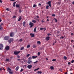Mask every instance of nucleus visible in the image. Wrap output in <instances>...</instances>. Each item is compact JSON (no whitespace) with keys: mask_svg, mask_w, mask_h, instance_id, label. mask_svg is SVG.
I'll use <instances>...</instances> for the list:
<instances>
[{"mask_svg":"<svg viewBox=\"0 0 74 74\" xmlns=\"http://www.w3.org/2000/svg\"><path fill=\"white\" fill-rule=\"evenodd\" d=\"M15 0H10V1H15Z\"/></svg>","mask_w":74,"mask_h":74,"instance_id":"680f3d73","label":"nucleus"},{"mask_svg":"<svg viewBox=\"0 0 74 74\" xmlns=\"http://www.w3.org/2000/svg\"><path fill=\"white\" fill-rule=\"evenodd\" d=\"M51 1H49L48 2V4H49V6L50 7H51Z\"/></svg>","mask_w":74,"mask_h":74,"instance_id":"9d476101","label":"nucleus"},{"mask_svg":"<svg viewBox=\"0 0 74 74\" xmlns=\"http://www.w3.org/2000/svg\"><path fill=\"white\" fill-rule=\"evenodd\" d=\"M22 19V18L21 17V16H20L18 20V21H21V20Z\"/></svg>","mask_w":74,"mask_h":74,"instance_id":"f3484780","label":"nucleus"},{"mask_svg":"<svg viewBox=\"0 0 74 74\" xmlns=\"http://www.w3.org/2000/svg\"><path fill=\"white\" fill-rule=\"evenodd\" d=\"M44 28H40V30H43V29H44Z\"/></svg>","mask_w":74,"mask_h":74,"instance_id":"37998d69","label":"nucleus"},{"mask_svg":"<svg viewBox=\"0 0 74 74\" xmlns=\"http://www.w3.org/2000/svg\"><path fill=\"white\" fill-rule=\"evenodd\" d=\"M2 21L1 20V18H0V22H1Z\"/></svg>","mask_w":74,"mask_h":74,"instance_id":"052dcab7","label":"nucleus"},{"mask_svg":"<svg viewBox=\"0 0 74 74\" xmlns=\"http://www.w3.org/2000/svg\"><path fill=\"white\" fill-rule=\"evenodd\" d=\"M57 4H59H59H60V2H57Z\"/></svg>","mask_w":74,"mask_h":74,"instance_id":"a19ab883","label":"nucleus"},{"mask_svg":"<svg viewBox=\"0 0 74 74\" xmlns=\"http://www.w3.org/2000/svg\"><path fill=\"white\" fill-rule=\"evenodd\" d=\"M71 42H74V40H71Z\"/></svg>","mask_w":74,"mask_h":74,"instance_id":"5fc2aeb1","label":"nucleus"},{"mask_svg":"<svg viewBox=\"0 0 74 74\" xmlns=\"http://www.w3.org/2000/svg\"><path fill=\"white\" fill-rule=\"evenodd\" d=\"M54 20H55V22H58V20H57V19H56V18H54Z\"/></svg>","mask_w":74,"mask_h":74,"instance_id":"72a5a7b5","label":"nucleus"},{"mask_svg":"<svg viewBox=\"0 0 74 74\" xmlns=\"http://www.w3.org/2000/svg\"><path fill=\"white\" fill-rule=\"evenodd\" d=\"M40 69V68H38L35 69L34 70V71H37V70H39Z\"/></svg>","mask_w":74,"mask_h":74,"instance_id":"a878e982","label":"nucleus"},{"mask_svg":"<svg viewBox=\"0 0 74 74\" xmlns=\"http://www.w3.org/2000/svg\"><path fill=\"white\" fill-rule=\"evenodd\" d=\"M17 57L18 58H20V56H19V55H18L17 56Z\"/></svg>","mask_w":74,"mask_h":74,"instance_id":"de8ad7c7","label":"nucleus"},{"mask_svg":"<svg viewBox=\"0 0 74 74\" xmlns=\"http://www.w3.org/2000/svg\"><path fill=\"white\" fill-rule=\"evenodd\" d=\"M39 5H41V3H39L38 4Z\"/></svg>","mask_w":74,"mask_h":74,"instance_id":"e2e57ef3","label":"nucleus"},{"mask_svg":"<svg viewBox=\"0 0 74 74\" xmlns=\"http://www.w3.org/2000/svg\"><path fill=\"white\" fill-rule=\"evenodd\" d=\"M36 17L37 18H39V16H36Z\"/></svg>","mask_w":74,"mask_h":74,"instance_id":"bf43d9fd","label":"nucleus"},{"mask_svg":"<svg viewBox=\"0 0 74 74\" xmlns=\"http://www.w3.org/2000/svg\"><path fill=\"white\" fill-rule=\"evenodd\" d=\"M37 62H38V61H36V62H34V64H35V63H37Z\"/></svg>","mask_w":74,"mask_h":74,"instance_id":"a18cd8bd","label":"nucleus"},{"mask_svg":"<svg viewBox=\"0 0 74 74\" xmlns=\"http://www.w3.org/2000/svg\"><path fill=\"white\" fill-rule=\"evenodd\" d=\"M9 44H11V42L14 41V39L12 38H10L8 40Z\"/></svg>","mask_w":74,"mask_h":74,"instance_id":"f257e3e1","label":"nucleus"},{"mask_svg":"<svg viewBox=\"0 0 74 74\" xmlns=\"http://www.w3.org/2000/svg\"><path fill=\"white\" fill-rule=\"evenodd\" d=\"M10 48V47L8 46H7L5 48V49L6 50H9Z\"/></svg>","mask_w":74,"mask_h":74,"instance_id":"9b49d317","label":"nucleus"},{"mask_svg":"<svg viewBox=\"0 0 74 74\" xmlns=\"http://www.w3.org/2000/svg\"><path fill=\"white\" fill-rule=\"evenodd\" d=\"M27 67L29 69H31L32 67V65H29L27 66Z\"/></svg>","mask_w":74,"mask_h":74,"instance_id":"1a4fd4ad","label":"nucleus"},{"mask_svg":"<svg viewBox=\"0 0 74 74\" xmlns=\"http://www.w3.org/2000/svg\"><path fill=\"white\" fill-rule=\"evenodd\" d=\"M41 22L42 23H44V21H43V20H42L41 21Z\"/></svg>","mask_w":74,"mask_h":74,"instance_id":"49530a36","label":"nucleus"},{"mask_svg":"<svg viewBox=\"0 0 74 74\" xmlns=\"http://www.w3.org/2000/svg\"><path fill=\"white\" fill-rule=\"evenodd\" d=\"M0 3H2V1L1 0H0Z\"/></svg>","mask_w":74,"mask_h":74,"instance_id":"0e129e2a","label":"nucleus"},{"mask_svg":"<svg viewBox=\"0 0 74 74\" xmlns=\"http://www.w3.org/2000/svg\"><path fill=\"white\" fill-rule=\"evenodd\" d=\"M71 64V63H70V62H69L68 63V64Z\"/></svg>","mask_w":74,"mask_h":74,"instance_id":"13d9d810","label":"nucleus"},{"mask_svg":"<svg viewBox=\"0 0 74 74\" xmlns=\"http://www.w3.org/2000/svg\"><path fill=\"white\" fill-rule=\"evenodd\" d=\"M2 70V68H0V71H1Z\"/></svg>","mask_w":74,"mask_h":74,"instance_id":"338daca9","label":"nucleus"},{"mask_svg":"<svg viewBox=\"0 0 74 74\" xmlns=\"http://www.w3.org/2000/svg\"><path fill=\"white\" fill-rule=\"evenodd\" d=\"M16 2H14L13 3V6L14 7H15V4H16Z\"/></svg>","mask_w":74,"mask_h":74,"instance_id":"393cba45","label":"nucleus"},{"mask_svg":"<svg viewBox=\"0 0 74 74\" xmlns=\"http://www.w3.org/2000/svg\"><path fill=\"white\" fill-rule=\"evenodd\" d=\"M37 43L38 44H41V42L40 41H38L37 42Z\"/></svg>","mask_w":74,"mask_h":74,"instance_id":"58836bf2","label":"nucleus"},{"mask_svg":"<svg viewBox=\"0 0 74 74\" xmlns=\"http://www.w3.org/2000/svg\"><path fill=\"white\" fill-rule=\"evenodd\" d=\"M74 60H73L72 61H71V63H74Z\"/></svg>","mask_w":74,"mask_h":74,"instance_id":"8fccbe9b","label":"nucleus"},{"mask_svg":"<svg viewBox=\"0 0 74 74\" xmlns=\"http://www.w3.org/2000/svg\"><path fill=\"white\" fill-rule=\"evenodd\" d=\"M33 62L31 60H29L27 61V63L28 64H31V63H32Z\"/></svg>","mask_w":74,"mask_h":74,"instance_id":"6e6552de","label":"nucleus"},{"mask_svg":"<svg viewBox=\"0 0 74 74\" xmlns=\"http://www.w3.org/2000/svg\"><path fill=\"white\" fill-rule=\"evenodd\" d=\"M40 54H41V53L38 52V56H39V55H40Z\"/></svg>","mask_w":74,"mask_h":74,"instance_id":"c9c22d12","label":"nucleus"},{"mask_svg":"<svg viewBox=\"0 0 74 74\" xmlns=\"http://www.w3.org/2000/svg\"><path fill=\"white\" fill-rule=\"evenodd\" d=\"M23 26H24V27H25V24H26V22L25 21H24L23 22Z\"/></svg>","mask_w":74,"mask_h":74,"instance_id":"4be33fe9","label":"nucleus"},{"mask_svg":"<svg viewBox=\"0 0 74 74\" xmlns=\"http://www.w3.org/2000/svg\"><path fill=\"white\" fill-rule=\"evenodd\" d=\"M42 73V72L41 71H38L37 72V74H39V73L40 74H41Z\"/></svg>","mask_w":74,"mask_h":74,"instance_id":"6ab92c4d","label":"nucleus"},{"mask_svg":"<svg viewBox=\"0 0 74 74\" xmlns=\"http://www.w3.org/2000/svg\"><path fill=\"white\" fill-rule=\"evenodd\" d=\"M3 45L2 44H0V50H2L3 48Z\"/></svg>","mask_w":74,"mask_h":74,"instance_id":"0eeeda50","label":"nucleus"},{"mask_svg":"<svg viewBox=\"0 0 74 74\" xmlns=\"http://www.w3.org/2000/svg\"><path fill=\"white\" fill-rule=\"evenodd\" d=\"M51 34H50L49 33L47 34V35L49 36H51Z\"/></svg>","mask_w":74,"mask_h":74,"instance_id":"c03bdc74","label":"nucleus"},{"mask_svg":"<svg viewBox=\"0 0 74 74\" xmlns=\"http://www.w3.org/2000/svg\"><path fill=\"white\" fill-rule=\"evenodd\" d=\"M36 6H37V5H36L35 4H34L33 6V7H34V8H35Z\"/></svg>","mask_w":74,"mask_h":74,"instance_id":"2f4dec72","label":"nucleus"},{"mask_svg":"<svg viewBox=\"0 0 74 74\" xmlns=\"http://www.w3.org/2000/svg\"><path fill=\"white\" fill-rule=\"evenodd\" d=\"M19 41H22V39H20Z\"/></svg>","mask_w":74,"mask_h":74,"instance_id":"69168bd1","label":"nucleus"},{"mask_svg":"<svg viewBox=\"0 0 74 74\" xmlns=\"http://www.w3.org/2000/svg\"><path fill=\"white\" fill-rule=\"evenodd\" d=\"M49 38H50V37H49L48 36L46 37V40L47 41H48L49 40Z\"/></svg>","mask_w":74,"mask_h":74,"instance_id":"f8f14e48","label":"nucleus"},{"mask_svg":"<svg viewBox=\"0 0 74 74\" xmlns=\"http://www.w3.org/2000/svg\"><path fill=\"white\" fill-rule=\"evenodd\" d=\"M29 56H30V54H28L27 55V56H26L27 58H28V57H29Z\"/></svg>","mask_w":74,"mask_h":74,"instance_id":"473e14b6","label":"nucleus"},{"mask_svg":"<svg viewBox=\"0 0 74 74\" xmlns=\"http://www.w3.org/2000/svg\"><path fill=\"white\" fill-rule=\"evenodd\" d=\"M73 4H74V1L72 2Z\"/></svg>","mask_w":74,"mask_h":74,"instance_id":"774afa93","label":"nucleus"},{"mask_svg":"<svg viewBox=\"0 0 74 74\" xmlns=\"http://www.w3.org/2000/svg\"><path fill=\"white\" fill-rule=\"evenodd\" d=\"M61 37L62 39H63V38H64V36H62Z\"/></svg>","mask_w":74,"mask_h":74,"instance_id":"864d4df0","label":"nucleus"},{"mask_svg":"<svg viewBox=\"0 0 74 74\" xmlns=\"http://www.w3.org/2000/svg\"><path fill=\"white\" fill-rule=\"evenodd\" d=\"M10 36L11 37H12L14 36V33L13 32H11L10 34Z\"/></svg>","mask_w":74,"mask_h":74,"instance_id":"f03ea898","label":"nucleus"},{"mask_svg":"<svg viewBox=\"0 0 74 74\" xmlns=\"http://www.w3.org/2000/svg\"><path fill=\"white\" fill-rule=\"evenodd\" d=\"M3 23H1L0 26H3Z\"/></svg>","mask_w":74,"mask_h":74,"instance_id":"6e6d98bb","label":"nucleus"},{"mask_svg":"<svg viewBox=\"0 0 74 74\" xmlns=\"http://www.w3.org/2000/svg\"><path fill=\"white\" fill-rule=\"evenodd\" d=\"M48 8H49V5H47L46 7V9H48Z\"/></svg>","mask_w":74,"mask_h":74,"instance_id":"c756f323","label":"nucleus"},{"mask_svg":"<svg viewBox=\"0 0 74 74\" xmlns=\"http://www.w3.org/2000/svg\"><path fill=\"white\" fill-rule=\"evenodd\" d=\"M5 61V62H10V60L9 59L6 58Z\"/></svg>","mask_w":74,"mask_h":74,"instance_id":"2eb2a0df","label":"nucleus"},{"mask_svg":"<svg viewBox=\"0 0 74 74\" xmlns=\"http://www.w3.org/2000/svg\"><path fill=\"white\" fill-rule=\"evenodd\" d=\"M28 60H32V57L31 56L29 57L28 59Z\"/></svg>","mask_w":74,"mask_h":74,"instance_id":"dca6fc26","label":"nucleus"},{"mask_svg":"<svg viewBox=\"0 0 74 74\" xmlns=\"http://www.w3.org/2000/svg\"><path fill=\"white\" fill-rule=\"evenodd\" d=\"M6 10H7V11H10V10L9 9V8H7L6 9Z\"/></svg>","mask_w":74,"mask_h":74,"instance_id":"79ce46f5","label":"nucleus"},{"mask_svg":"<svg viewBox=\"0 0 74 74\" xmlns=\"http://www.w3.org/2000/svg\"><path fill=\"white\" fill-rule=\"evenodd\" d=\"M56 60V59H53L52 60L53 62H55Z\"/></svg>","mask_w":74,"mask_h":74,"instance_id":"4c0bfd02","label":"nucleus"},{"mask_svg":"<svg viewBox=\"0 0 74 74\" xmlns=\"http://www.w3.org/2000/svg\"><path fill=\"white\" fill-rule=\"evenodd\" d=\"M36 45H33V48H36Z\"/></svg>","mask_w":74,"mask_h":74,"instance_id":"e433bc0d","label":"nucleus"},{"mask_svg":"<svg viewBox=\"0 0 74 74\" xmlns=\"http://www.w3.org/2000/svg\"><path fill=\"white\" fill-rule=\"evenodd\" d=\"M30 45H28L27 46V48H30Z\"/></svg>","mask_w":74,"mask_h":74,"instance_id":"c85d7f7f","label":"nucleus"},{"mask_svg":"<svg viewBox=\"0 0 74 74\" xmlns=\"http://www.w3.org/2000/svg\"><path fill=\"white\" fill-rule=\"evenodd\" d=\"M16 7H17V8H19V5L16 4Z\"/></svg>","mask_w":74,"mask_h":74,"instance_id":"aec40b11","label":"nucleus"},{"mask_svg":"<svg viewBox=\"0 0 74 74\" xmlns=\"http://www.w3.org/2000/svg\"><path fill=\"white\" fill-rule=\"evenodd\" d=\"M36 29H37V27H35V28H34V32H36Z\"/></svg>","mask_w":74,"mask_h":74,"instance_id":"b1692460","label":"nucleus"},{"mask_svg":"<svg viewBox=\"0 0 74 74\" xmlns=\"http://www.w3.org/2000/svg\"><path fill=\"white\" fill-rule=\"evenodd\" d=\"M23 49H24V47H23L21 48L20 50H23Z\"/></svg>","mask_w":74,"mask_h":74,"instance_id":"7c9ffc66","label":"nucleus"},{"mask_svg":"<svg viewBox=\"0 0 74 74\" xmlns=\"http://www.w3.org/2000/svg\"><path fill=\"white\" fill-rule=\"evenodd\" d=\"M19 12L20 13H21V12H22V10H21V9H20L19 10Z\"/></svg>","mask_w":74,"mask_h":74,"instance_id":"ea45409f","label":"nucleus"},{"mask_svg":"<svg viewBox=\"0 0 74 74\" xmlns=\"http://www.w3.org/2000/svg\"><path fill=\"white\" fill-rule=\"evenodd\" d=\"M19 69V67L18 66H17L16 68V71H18Z\"/></svg>","mask_w":74,"mask_h":74,"instance_id":"4468645a","label":"nucleus"},{"mask_svg":"<svg viewBox=\"0 0 74 74\" xmlns=\"http://www.w3.org/2000/svg\"><path fill=\"white\" fill-rule=\"evenodd\" d=\"M50 69L51 70H53L54 69V68L53 66H51L50 67Z\"/></svg>","mask_w":74,"mask_h":74,"instance_id":"412c9836","label":"nucleus"},{"mask_svg":"<svg viewBox=\"0 0 74 74\" xmlns=\"http://www.w3.org/2000/svg\"><path fill=\"white\" fill-rule=\"evenodd\" d=\"M2 29H3V27H2V26H0V31L2 30Z\"/></svg>","mask_w":74,"mask_h":74,"instance_id":"bb28decb","label":"nucleus"},{"mask_svg":"<svg viewBox=\"0 0 74 74\" xmlns=\"http://www.w3.org/2000/svg\"><path fill=\"white\" fill-rule=\"evenodd\" d=\"M29 25H30V27L31 28V27H32L34 25H34V24L33 23H32V22H31L29 23Z\"/></svg>","mask_w":74,"mask_h":74,"instance_id":"423d86ee","label":"nucleus"},{"mask_svg":"<svg viewBox=\"0 0 74 74\" xmlns=\"http://www.w3.org/2000/svg\"><path fill=\"white\" fill-rule=\"evenodd\" d=\"M19 53H20V51H15L14 52V54L16 55H18Z\"/></svg>","mask_w":74,"mask_h":74,"instance_id":"20e7f679","label":"nucleus"},{"mask_svg":"<svg viewBox=\"0 0 74 74\" xmlns=\"http://www.w3.org/2000/svg\"><path fill=\"white\" fill-rule=\"evenodd\" d=\"M32 22L33 23H36V20H33L32 21Z\"/></svg>","mask_w":74,"mask_h":74,"instance_id":"5701e85b","label":"nucleus"},{"mask_svg":"<svg viewBox=\"0 0 74 74\" xmlns=\"http://www.w3.org/2000/svg\"><path fill=\"white\" fill-rule=\"evenodd\" d=\"M8 70H9V74H13V73L12 72V71H11V68L8 67Z\"/></svg>","mask_w":74,"mask_h":74,"instance_id":"7ed1b4c3","label":"nucleus"},{"mask_svg":"<svg viewBox=\"0 0 74 74\" xmlns=\"http://www.w3.org/2000/svg\"><path fill=\"white\" fill-rule=\"evenodd\" d=\"M30 36L32 37H34V34H32L31 33L30 34Z\"/></svg>","mask_w":74,"mask_h":74,"instance_id":"ddd939ff","label":"nucleus"},{"mask_svg":"<svg viewBox=\"0 0 74 74\" xmlns=\"http://www.w3.org/2000/svg\"><path fill=\"white\" fill-rule=\"evenodd\" d=\"M23 71V69H21V71H20V72H22Z\"/></svg>","mask_w":74,"mask_h":74,"instance_id":"f704fd0d","label":"nucleus"},{"mask_svg":"<svg viewBox=\"0 0 74 74\" xmlns=\"http://www.w3.org/2000/svg\"><path fill=\"white\" fill-rule=\"evenodd\" d=\"M52 16H55V14H52Z\"/></svg>","mask_w":74,"mask_h":74,"instance_id":"09e8293b","label":"nucleus"},{"mask_svg":"<svg viewBox=\"0 0 74 74\" xmlns=\"http://www.w3.org/2000/svg\"><path fill=\"white\" fill-rule=\"evenodd\" d=\"M64 60H66L67 59V58L66 56H64Z\"/></svg>","mask_w":74,"mask_h":74,"instance_id":"cd10ccee","label":"nucleus"},{"mask_svg":"<svg viewBox=\"0 0 74 74\" xmlns=\"http://www.w3.org/2000/svg\"><path fill=\"white\" fill-rule=\"evenodd\" d=\"M37 58V56H32V59H36V58Z\"/></svg>","mask_w":74,"mask_h":74,"instance_id":"a211bd4d","label":"nucleus"},{"mask_svg":"<svg viewBox=\"0 0 74 74\" xmlns=\"http://www.w3.org/2000/svg\"><path fill=\"white\" fill-rule=\"evenodd\" d=\"M9 36H5L4 37V40H8L9 38Z\"/></svg>","mask_w":74,"mask_h":74,"instance_id":"39448f33","label":"nucleus"},{"mask_svg":"<svg viewBox=\"0 0 74 74\" xmlns=\"http://www.w3.org/2000/svg\"><path fill=\"white\" fill-rule=\"evenodd\" d=\"M74 33H71V36H73V35H74Z\"/></svg>","mask_w":74,"mask_h":74,"instance_id":"3c124183","label":"nucleus"},{"mask_svg":"<svg viewBox=\"0 0 74 74\" xmlns=\"http://www.w3.org/2000/svg\"><path fill=\"white\" fill-rule=\"evenodd\" d=\"M44 28V31H45V30H46V28Z\"/></svg>","mask_w":74,"mask_h":74,"instance_id":"603ef678","label":"nucleus"},{"mask_svg":"<svg viewBox=\"0 0 74 74\" xmlns=\"http://www.w3.org/2000/svg\"><path fill=\"white\" fill-rule=\"evenodd\" d=\"M13 18H16V16H13Z\"/></svg>","mask_w":74,"mask_h":74,"instance_id":"4d7b16f0","label":"nucleus"}]
</instances>
